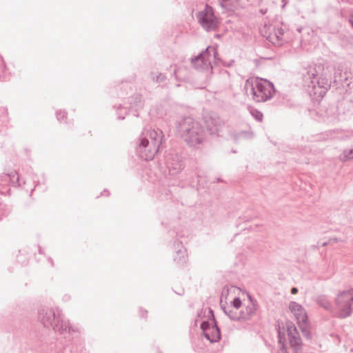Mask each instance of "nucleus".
<instances>
[{
    "mask_svg": "<svg viewBox=\"0 0 353 353\" xmlns=\"http://www.w3.org/2000/svg\"><path fill=\"white\" fill-rule=\"evenodd\" d=\"M176 130L181 137L190 146L201 144L205 134L201 124L192 117H184L177 124Z\"/></svg>",
    "mask_w": 353,
    "mask_h": 353,
    "instance_id": "nucleus-1",
    "label": "nucleus"
},
{
    "mask_svg": "<svg viewBox=\"0 0 353 353\" xmlns=\"http://www.w3.org/2000/svg\"><path fill=\"white\" fill-rule=\"evenodd\" d=\"M163 132L160 130H147L140 138L137 152L139 157L149 161L154 159L163 141Z\"/></svg>",
    "mask_w": 353,
    "mask_h": 353,
    "instance_id": "nucleus-2",
    "label": "nucleus"
},
{
    "mask_svg": "<svg viewBox=\"0 0 353 353\" xmlns=\"http://www.w3.org/2000/svg\"><path fill=\"white\" fill-rule=\"evenodd\" d=\"M323 67L321 65H309L303 72V85L307 88L308 92L314 94L325 93L324 90L318 91V89L327 90L330 88L329 80L322 74Z\"/></svg>",
    "mask_w": 353,
    "mask_h": 353,
    "instance_id": "nucleus-3",
    "label": "nucleus"
},
{
    "mask_svg": "<svg viewBox=\"0 0 353 353\" xmlns=\"http://www.w3.org/2000/svg\"><path fill=\"white\" fill-rule=\"evenodd\" d=\"M245 92L251 95L256 102H265L271 99L274 93V85L270 81L259 78L248 79L245 84Z\"/></svg>",
    "mask_w": 353,
    "mask_h": 353,
    "instance_id": "nucleus-4",
    "label": "nucleus"
},
{
    "mask_svg": "<svg viewBox=\"0 0 353 353\" xmlns=\"http://www.w3.org/2000/svg\"><path fill=\"white\" fill-rule=\"evenodd\" d=\"M338 317L345 319L352 314L353 310V288L339 292L334 300Z\"/></svg>",
    "mask_w": 353,
    "mask_h": 353,
    "instance_id": "nucleus-5",
    "label": "nucleus"
},
{
    "mask_svg": "<svg viewBox=\"0 0 353 353\" xmlns=\"http://www.w3.org/2000/svg\"><path fill=\"white\" fill-rule=\"evenodd\" d=\"M218 52L213 46H208L204 51L196 57L191 59L192 65L199 70H210L212 63L216 60Z\"/></svg>",
    "mask_w": 353,
    "mask_h": 353,
    "instance_id": "nucleus-6",
    "label": "nucleus"
},
{
    "mask_svg": "<svg viewBox=\"0 0 353 353\" xmlns=\"http://www.w3.org/2000/svg\"><path fill=\"white\" fill-rule=\"evenodd\" d=\"M196 18L199 24L207 32L215 31L218 28L219 20L214 15L213 8L208 5L198 12Z\"/></svg>",
    "mask_w": 353,
    "mask_h": 353,
    "instance_id": "nucleus-7",
    "label": "nucleus"
},
{
    "mask_svg": "<svg viewBox=\"0 0 353 353\" xmlns=\"http://www.w3.org/2000/svg\"><path fill=\"white\" fill-rule=\"evenodd\" d=\"M260 32L263 37L276 46H281L284 43V30L281 27L265 25Z\"/></svg>",
    "mask_w": 353,
    "mask_h": 353,
    "instance_id": "nucleus-8",
    "label": "nucleus"
},
{
    "mask_svg": "<svg viewBox=\"0 0 353 353\" xmlns=\"http://www.w3.org/2000/svg\"><path fill=\"white\" fill-rule=\"evenodd\" d=\"M286 328L288 341L291 347L296 353L301 352L302 350L303 343L296 326L292 322H287Z\"/></svg>",
    "mask_w": 353,
    "mask_h": 353,
    "instance_id": "nucleus-9",
    "label": "nucleus"
},
{
    "mask_svg": "<svg viewBox=\"0 0 353 353\" xmlns=\"http://www.w3.org/2000/svg\"><path fill=\"white\" fill-rule=\"evenodd\" d=\"M201 329L204 336L211 343L216 342L221 339L220 330L214 319L212 324L208 321H203L201 324Z\"/></svg>",
    "mask_w": 353,
    "mask_h": 353,
    "instance_id": "nucleus-10",
    "label": "nucleus"
},
{
    "mask_svg": "<svg viewBox=\"0 0 353 353\" xmlns=\"http://www.w3.org/2000/svg\"><path fill=\"white\" fill-rule=\"evenodd\" d=\"M165 164L168 172L171 176H174L183 169V163L181 158L177 154L170 153L167 155Z\"/></svg>",
    "mask_w": 353,
    "mask_h": 353,
    "instance_id": "nucleus-11",
    "label": "nucleus"
},
{
    "mask_svg": "<svg viewBox=\"0 0 353 353\" xmlns=\"http://www.w3.org/2000/svg\"><path fill=\"white\" fill-rule=\"evenodd\" d=\"M205 125L210 134H219L225 123L219 116L213 114L205 117Z\"/></svg>",
    "mask_w": 353,
    "mask_h": 353,
    "instance_id": "nucleus-12",
    "label": "nucleus"
},
{
    "mask_svg": "<svg viewBox=\"0 0 353 353\" xmlns=\"http://www.w3.org/2000/svg\"><path fill=\"white\" fill-rule=\"evenodd\" d=\"M289 308L295 316L299 324L305 323L307 321V315L303 307L296 302L290 303Z\"/></svg>",
    "mask_w": 353,
    "mask_h": 353,
    "instance_id": "nucleus-13",
    "label": "nucleus"
},
{
    "mask_svg": "<svg viewBox=\"0 0 353 353\" xmlns=\"http://www.w3.org/2000/svg\"><path fill=\"white\" fill-rule=\"evenodd\" d=\"M176 248L178 249V250L176 252L174 261L179 265L183 266L187 262L188 255L186 250L181 243H176Z\"/></svg>",
    "mask_w": 353,
    "mask_h": 353,
    "instance_id": "nucleus-14",
    "label": "nucleus"
},
{
    "mask_svg": "<svg viewBox=\"0 0 353 353\" xmlns=\"http://www.w3.org/2000/svg\"><path fill=\"white\" fill-rule=\"evenodd\" d=\"M223 310L231 320L243 321L241 313L237 312V310L233 309L232 307H224Z\"/></svg>",
    "mask_w": 353,
    "mask_h": 353,
    "instance_id": "nucleus-15",
    "label": "nucleus"
},
{
    "mask_svg": "<svg viewBox=\"0 0 353 353\" xmlns=\"http://www.w3.org/2000/svg\"><path fill=\"white\" fill-rule=\"evenodd\" d=\"M316 302L319 305L323 307L327 311L332 312L333 310V306L332 303L328 300L327 297L325 296H319L317 297Z\"/></svg>",
    "mask_w": 353,
    "mask_h": 353,
    "instance_id": "nucleus-16",
    "label": "nucleus"
},
{
    "mask_svg": "<svg viewBox=\"0 0 353 353\" xmlns=\"http://www.w3.org/2000/svg\"><path fill=\"white\" fill-rule=\"evenodd\" d=\"M256 306L253 303H251L249 305H248L245 308V311H242L241 315L243 319V321H246L250 319L255 313L256 312Z\"/></svg>",
    "mask_w": 353,
    "mask_h": 353,
    "instance_id": "nucleus-17",
    "label": "nucleus"
},
{
    "mask_svg": "<svg viewBox=\"0 0 353 353\" xmlns=\"http://www.w3.org/2000/svg\"><path fill=\"white\" fill-rule=\"evenodd\" d=\"M353 159V145L347 149H345L339 155V159L342 161H347Z\"/></svg>",
    "mask_w": 353,
    "mask_h": 353,
    "instance_id": "nucleus-18",
    "label": "nucleus"
},
{
    "mask_svg": "<svg viewBox=\"0 0 353 353\" xmlns=\"http://www.w3.org/2000/svg\"><path fill=\"white\" fill-rule=\"evenodd\" d=\"M151 78L156 83H162L164 82L166 79L165 75L162 73L156 74L154 72L151 73Z\"/></svg>",
    "mask_w": 353,
    "mask_h": 353,
    "instance_id": "nucleus-19",
    "label": "nucleus"
},
{
    "mask_svg": "<svg viewBox=\"0 0 353 353\" xmlns=\"http://www.w3.org/2000/svg\"><path fill=\"white\" fill-rule=\"evenodd\" d=\"M252 116L258 121H262L263 115L261 112L256 109H252L250 110Z\"/></svg>",
    "mask_w": 353,
    "mask_h": 353,
    "instance_id": "nucleus-20",
    "label": "nucleus"
},
{
    "mask_svg": "<svg viewBox=\"0 0 353 353\" xmlns=\"http://www.w3.org/2000/svg\"><path fill=\"white\" fill-rule=\"evenodd\" d=\"M303 333L304 334L306 338H310V332H309V330H307V326H306V323H301V324H299Z\"/></svg>",
    "mask_w": 353,
    "mask_h": 353,
    "instance_id": "nucleus-21",
    "label": "nucleus"
},
{
    "mask_svg": "<svg viewBox=\"0 0 353 353\" xmlns=\"http://www.w3.org/2000/svg\"><path fill=\"white\" fill-rule=\"evenodd\" d=\"M232 304L234 309L238 310L241 306V301L240 298L236 297L232 302Z\"/></svg>",
    "mask_w": 353,
    "mask_h": 353,
    "instance_id": "nucleus-22",
    "label": "nucleus"
},
{
    "mask_svg": "<svg viewBox=\"0 0 353 353\" xmlns=\"http://www.w3.org/2000/svg\"><path fill=\"white\" fill-rule=\"evenodd\" d=\"M117 114L119 119H123L127 114V109L124 108H121L119 112H117Z\"/></svg>",
    "mask_w": 353,
    "mask_h": 353,
    "instance_id": "nucleus-23",
    "label": "nucleus"
},
{
    "mask_svg": "<svg viewBox=\"0 0 353 353\" xmlns=\"http://www.w3.org/2000/svg\"><path fill=\"white\" fill-rule=\"evenodd\" d=\"M279 336L281 338V332H279ZM281 339H280L279 343H281V347H280V350L278 353H288V352L285 346V344L283 343H281Z\"/></svg>",
    "mask_w": 353,
    "mask_h": 353,
    "instance_id": "nucleus-24",
    "label": "nucleus"
},
{
    "mask_svg": "<svg viewBox=\"0 0 353 353\" xmlns=\"http://www.w3.org/2000/svg\"><path fill=\"white\" fill-rule=\"evenodd\" d=\"M61 326H60V328L63 330H66L68 328L70 329L69 327V322L68 321H63L62 320L61 321Z\"/></svg>",
    "mask_w": 353,
    "mask_h": 353,
    "instance_id": "nucleus-25",
    "label": "nucleus"
},
{
    "mask_svg": "<svg viewBox=\"0 0 353 353\" xmlns=\"http://www.w3.org/2000/svg\"><path fill=\"white\" fill-rule=\"evenodd\" d=\"M229 292V288L227 286H225L223 288L222 292H221V297L226 296Z\"/></svg>",
    "mask_w": 353,
    "mask_h": 353,
    "instance_id": "nucleus-26",
    "label": "nucleus"
},
{
    "mask_svg": "<svg viewBox=\"0 0 353 353\" xmlns=\"http://www.w3.org/2000/svg\"><path fill=\"white\" fill-rule=\"evenodd\" d=\"M282 3H283V5L281 6V8L284 9L285 7L286 6V5L288 3V0H282Z\"/></svg>",
    "mask_w": 353,
    "mask_h": 353,
    "instance_id": "nucleus-27",
    "label": "nucleus"
},
{
    "mask_svg": "<svg viewBox=\"0 0 353 353\" xmlns=\"http://www.w3.org/2000/svg\"><path fill=\"white\" fill-rule=\"evenodd\" d=\"M348 21L353 27V14L350 16Z\"/></svg>",
    "mask_w": 353,
    "mask_h": 353,
    "instance_id": "nucleus-28",
    "label": "nucleus"
},
{
    "mask_svg": "<svg viewBox=\"0 0 353 353\" xmlns=\"http://www.w3.org/2000/svg\"><path fill=\"white\" fill-rule=\"evenodd\" d=\"M298 292V289L296 288H292L291 290V293L292 294H295Z\"/></svg>",
    "mask_w": 353,
    "mask_h": 353,
    "instance_id": "nucleus-29",
    "label": "nucleus"
},
{
    "mask_svg": "<svg viewBox=\"0 0 353 353\" xmlns=\"http://www.w3.org/2000/svg\"><path fill=\"white\" fill-rule=\"evenodd\" d=\"M332 241H334V242H335V241H336V239H330V240L329 241V242H328V243H326V242L323 243L322 244V245H323V246H325V245H326L327 244L330 243Z\"/></svg>",
    "mask_w": 353,
    "mask_h": 353,
    "instance_id": "nucleus-30",
    "label": "nucleus"
},
{
    "mask_svg": "<svg viewBox=\"0 0 353 353\" xmlns=\"http://www.w3.org/2000/svg\"><path fill=\"white\" fill-rule=\"evenodd\" d=\"M136 99H139V102L140 103L139 105H137V107H141L142 106V104H141V97H137Z\"/></svg>",
    "mask_w": 353,
    "mask_h": 353,
    "instance_id": "nucleus-31",
    "label": "nucleus"
},
{
    "mask_svg": "<svg viewBox=\"0 0 353 353\" xmlns=\"http://www.w3.org/2000/svg\"><path fill=\"white\" fill-rule=\"evenodd\" d=\"M261 12L263 14H264L266 12V10H261Z\"/></svg>",
    "mask_w": 353,
    "mask_h": 353,
    "instance_id": "nucleus-32",
    "label": "nucleus"
},
{
    "mask_svg": "<svg viewBox=\"0 0 353 353\" xmlns=\"http://www.w3.org/2000/svg\"><path fill=\"white\" fill-rule=\"evenodd\" d=\"M174 74L176 76V70H174Z\"/></svg>",
    "mask_w": 353,
    "mask_h": 353,
    "instance_id": "nucleus-33",
    "label": "nucleus"
},
{
    "mask_svg": "<svg viewBox=\"0 0 353 353\" xmlns=\"http://www.w3.org/2000/svg\"><path fill=\"white\" fill-rule=\"evenodd\" d=\"M336 77H334V81H337Z\"/></svg>",
    "mask_w": 353,
    "mask_h": 353,
    "instance_id": "nucleus-34",
    "label": "nucleus"
}]
</instances>
